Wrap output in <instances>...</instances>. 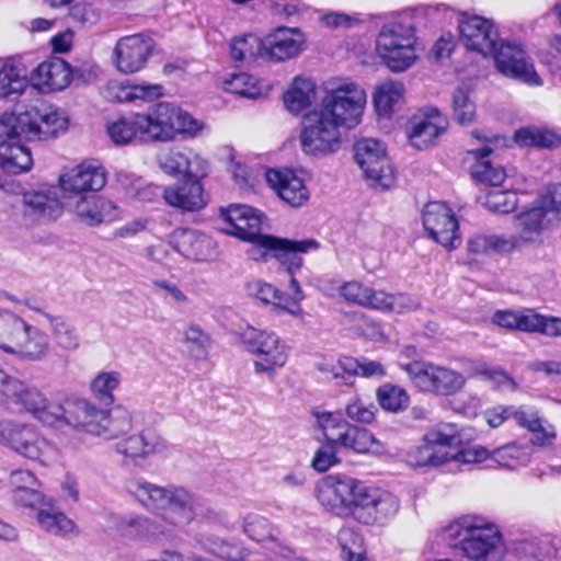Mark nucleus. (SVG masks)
Instances as JSON below:
<instances>
[{"label": "nucleus", "instance_id": "obj_1", "mask_svg": "<svg viewBox=\"0 0 561 561\" xmlns=\"http://www.w3.org/2000/svg\"><path fill=\"white\" fill-rule=\"evenodd\" d=\"M124 489L159 520L129 515L123 518L122 527L151 541L169 538L175 530L186 528L205 508V501L201 496L175 484L158 485L142 478H130L125 481Z\"/></svg>", "mask_w": 561, "mask_h": 561}, {"label": "nucleus", "instance_id": "obj_2", "mask_svg": "<svg viewBox=\"0 0 561 561\" xmlns=\"http://www.w3.org/2000/svg\"><path fill=\"white\" fill-rule=\"evenodd\" d=\"M316 496L330 514L364 525L382 524L399 510L392 493L343 472L323 477L317 483Z\"/></svg>", "mask_w": 561, "mask_h": 561}, {"label": "nucleus", "instance_id": "obj_3", "mask_svg": "<svg viewBox=\"0 0 561 561\" xmlns=\"http://www.w3.org/2000/svg\"><path fill=\"white\" fill-rule=\"evenodd\" d=\"M316 496L330 514L364 525L382 524L399 510L392 493L343 472L323 477L317 483Z\"/></svg>", "mask_w": 561, "mask_h": 561}, {"label": "nucleus", "instance_id": "obj_4", "mask_svg": "<svg viewBox=\"0 0 561 561\" xmlns=\"http://www.w3.org/2000/svg\"><path fill=\"white\" fill-rule=\"evenodd\" d=\"M458 27L465 46L483 56L492 55L499 72L531 87L543 84L520 44L503 42L497 46V31L491 20L463 13Z\"/></svg>", "mask_w": 561, "mask_h": 561}, {"label": "nucleus", "instance_id": "obj_5", "mask_svg": "<svg viewBox=\"0 0 561 561\" xmlns=\"http://www.w3.org/2000/svg\"><path fill=\"white\" fill-rule=\"evenodd\" d=\"M560 220L561 183H553L515 216L516 234L508 236L514 251L541 247Z\"/></svg>", "mask_w": 561, "mask_h": 561}, {"label": "nucleus", "instance_id": "obj_6", "mask_svg": "<svg viewBox=\"0 0 561 561\" xmlns=\"http://www.w3.org/2000/svg\"><path fill=\"white\" fill-rule=\"evenodd\" d=\"M0 351L20 360L39 362L50 352V339L19 313L0 308Z\"/></svg>", "mask_w": 561, "mask_h": 561}, {"label": "nucleus", "instance_id": "obj_7", "mask_svg": "<svg viewBox=\"0 0 561 561\" xmlns=\"http://www.w3.org/2000/svg\"><path fill=\"white\" fill-rule=\"evenodd\" d=\"M444 538L472 561H488L501 542L499 527L481 515H463L444 529Z\"/></svg>", "mask_w": 561, "mask_h": 561}, {"label": "nucleus", "instance_id": "obj_8", "mask_svg": "<svg viewBox=\"0 0 561 561\" xmlns=\"http://www.w3.org/2000/svg\"><path fill=\"white\" fill-rule=\"evenodd\" d=\"M375 49L387 68L397 73L413 67L422 50L413 25L403 20H392L381 26Z\"/></svg>", "mask_w": 561, "mask_h": 561}, {"label": "nucleus", "instance_id": "obj_9", "mask_svg": "<svg viewBox=\"0 0 561 561\" xmlns=\"http://www.w3.org/2000/svg\"><path fill=\"white\" fill-rule=\"evenodd\" d=\"M367 104L365 89L348 78H335L327 82L319 108L346 128L362 122Z\"/></svg>", "mask_w": 561, "mask_h": 561}, {"label": "nucleus", "instance_id": "obj_10", "mask_svg": "<svg viewBox=\"0 0 561 561\" xmlns=\"http://www.w3.org/2000/svg\"><path fill=\"white\" fill-rule=\"evenodd\" d=\"M146 140L169 142L179 134L197 135L203 128V123L193 118L187 112L171 103L160 102L141 114Z\"/></svg>", "mask_w": 561, "mask_h": 561}, {"label": "nucleus", "instance_id": "obj_11", "mask_svg": "<svg viewBox=\"0 0 561 561\" xmlns=\"http://www.w3.org/2000/svg\"><path fill=\"white\" fill-rule=\"evenodd\" d=\"M0 445L43 466L58 456L57 449L33 425L9 419H0Z\"/></svg>", "mask_w": 561, "mask_h": 561}, {"label": "nucleus", "instance_id": "obj_12", "mask_svg": "<svg viewBox=\"0 0 561 561\" xmlns=\"http://www.w3.org/2000/svg\"><path fill=\"white\" fill-rule=\"evenodd\" d=\"M342 125L319 107L308 112L301 122L299 141L309 156L327 157L339 151L342 144Z\"/></svg>", "mask_w": 561, "mask_h": 561}, {"label": "nucleus", "instance_id": "obj_13", "mask_svg": "<svg viewBox=\"0 0 561 561\" xmlns=\"http://www.w3.org/2000/svg\"><path fill=\"white\" fill-rule=\"evenodd\" d=\"M241 341L248 352L256 356L253 362L255 374L274 379L288 360L289 348L274 332L250 327L242 332Z\"/></svg>", "mask_w": 561, "mask_h": 561}, {"label": "nucleus", "instance_id": "obj_14", "mask_svg": "<svg viewBox=\"0 0 561 561\" xmlns=\"http://www.w3.org/2000/svg\"><path fill=\"white\" fill-rule=\"evenodd\" d=\"M461 444V436L454 424H439L423 437V444L411 447L404 455L411 468L439 467L450 459V448Z\"/></svg>", "mask_w": 561, "mask_h": 561}, {"label": "nucleus", "instance_id": "obj_15", "mask_svg": "<svg viewBox=\"0 0 561 561\" xmlns=\"http://www.w3.org/2000/svg\"><path fill=\"white\" fill-rule=\"evenodd\" d=\"M354 149L355 160L371 187L386 191L394 186V168L383 144L374 138H365L358 140Z\"/></svg>", "mask_w": 561, "mask_h": 561}, {"label": "nucleus", "instance_id": "obj_16", "mask_svg": "<svg viewBox=\"0 0 561 561\" xmlns=\"http://www.w3.org/2000/svg\"><path fill=\"white\" fill-rule=\"evenodd\" d=\"M404 370L412 383L423 392L448 397L459 392L466 383V378L459 371L430 362L409 363Z\"/></svg>", "mask_w": 561, "mask_h": 561}, {"label": "nucleus", "instance_id": "obj_17", "mask_svg": "<svg viewBox=\"0 0 561 561\" xmlns=\"http://www.w3.org/2000/svg\"><path fill=\"white\" fill-rule=\"evenodd\" d=\"M0 386L2 393L11 402L20 405L41 422L49 425L54 424L51 410L57 403L49 402L38 389L9 377L2 369H0Z\"/></svg>", "mask_w": 561, "mask_h": 561}, {"label": "nucleus", "instance_id": "obj_18", "mask_svg": "<svg viewBox=\"0 0 561 561\" xmlns=\"http://www.w3.org/2000/svg\"><path fill=\"white\" fill-rule=\"evenodd\" d=\"M107 175L104 167L98 161H84L65 170L59 175V187L66 199L99 192L106 184Z\"/></svg>", "mask_w": 561, "mask_h": 561}, {"label": "nucleus", "instance_id": "obj_19", "mask_svg": "<svg viewBox=\"0 0 561 561\" xmlns=\"http://www.w3.org/2000/svg\"><path fill=\"white\" fill-rule=\"evenodd\" d=\"M22 137L26 140H47L65 134L69 118L57 108L39 111L32 108L20 113Z\"/></svg>", "mask_w": 561, "mask_h": 561}, {"label": "nucleus", "instance_id": "obj_20", "mask_svg": "<svg viewBox=\"0 0 561 561\" xmlns=\"http://www.w3.org/2000/svg\"><path fill=\"white\" fill-rule=\"evenodd\" d=\"M422 222L427 236L447 249L460 243L458 220L453 210L444 203H427L422 213Z\"/></svg>", "mask_w": 561, "mask_h": 561}, {"label": "nucleus", "instance_id": "obj_21", "mask_svg": "<svg viewBox=\"0 0 561 561\" xmlns=\"http://www.w3.org/2000/svg\"><path fill=\"white\" fill-rule=\"evenodd\" d=\"M499 327L550 337L561 336V318L545 317L533 309L497 311L493 318Z\"/></svg>", "mask_w": 561, "mask_h": 561}, {"label": "nucleus", "instance_id": "obj_22", "mask_svg": "<svg viewBox=\"0 0 561 561\" xmlns=\"http://www.w3.org/2000/svg\"><path fill=\"white\" fill-rule=\"evenodd\" d=\"M306 37L296 27L279 26L263 37V59L282 62L298 57L305 49Z\"/></svg>", "mask_w": 561, "mask_h": 561}, {"label": "nucleus", "instance_id": "obj_23", "mask_svg": "<svg viewBox=\"0 0 561 561\" xmlns=\"http://www.w3.org/2000/svg\"><path fill=\"white\" fill-rule=\"evenodd\" d=\"M159 168L169 175L205 176L208 163L199 153L184 147L161 149L156 156Z\"/></svg>", "mask_w": 561, "mask_h": 561}, {"label": "nucleus", "instance_id": "obj_24", "mask_svg": "<svg viewBox=\"0 0 561 561\" xmlns=\"http://www.w3.org/2000/svg\"><path fill=\"white\" fill-rule=\"evenodd\" d=\"M152 48L151 39L141 34L122 37L113 51L114 65L122 73H136L146 66Z\"/></svg>", "mask_w": 561, "mask_h": 561}, {"label": "nucleus", "instance_id": "obj_25", "mask_svg": "<svg viewBox=\"0 0 561 561\" xmlns=\"http://www.w3.org/2000/svg\"><path fill=\"white\" fill-rule=\"evenodd\" d=\"M21 213L27 222L57 219L62 214V205L53 187L30 190L22 194Z\"/></svg>", "mask_w": 561, "mask_h": 561}, {"label": "nucleus", "instance_id": "obj_26", "mask_svg": "<svg viewBox=\"0 0 561 561\" xmlns=\"http://www.w3.org/2000/svg\"><path fill=\"white\" fill-rule=\"evenodd\" d=\"M51 411L54 424L65 421L69 425L83 427L91 434H93V428L98 427L100 417H104V410L77 397L67 398L64 403H57Z\"/></svg>", "mask_w": 561, "mask_h": 561}, {"label": "nucleus", "instance_id": "obj_27", "mask_svg": "<svg viewBox=\"0 0 561 561\" xmlns=\"http://www.w3.org/2000/svg\"><path fill=\"white\" fill-rule=\"evenodd\" d=\"M222 230L241 240H254L261 233L263 215L248 205H230L220 209Z\"/></svg>", "mask_w": 561, "mask_h": 561}, {"label": "nucleus", "instance_id": "obj_28", "mask_svg": "<svg viewBox=\"0 0 561 561\" xmlns=\"http://www.w3.org/2000/svg\"><path fill=\"white\" fill-rule=\"evenodd\" d=\"M169 245L185 259L195 262H207L216 255L214 240L193 229H175L169 236Z\"/></svg>", "mask_w": 561, "mask_h": 561}, {"label": "nucleus", "instance_id": "obj_29", "mask_svg": "<svg viewBox=\"0 0 561 561\" xmlns=\"http://www.w3.org/2000/svg\"><path fill=\"white\" fill-rule=\"evenodd\" d=\"M68 205L78 220L90 227L114 221L122 214L116 204L99 195H81Z\"/></svg>", "mask_w": 561, "mask_h": 561}, {"label": "nucleus", "instance_id": "obj_30", "mask_svg": "<svg viewBox=\"0 0 561 561\" xmlns=\"http://www.w3.org/2000/svg\"><path fill=\"white\" fill-rule=\"evenodd\" d=\"M242 533L251 540L266 545L275 554L289 559L293 550L279 541V530L266 517L247 513L241 517Z\"/></svg>", "mask_w": 561, "mask_h": 561}, {"label": "nucleus", "instance_id": "obj_31", "mask_svg": "<svg viewBox=\"0 0 561 561\" xmlns=\"http://www.w3.org/2000/svg\"><path fill=\"white\" fill-rule=\"evenodd\" d=\"M266 181L279 198L291 207H301L310 198V192L305 180L294 170H268Z\"/></svg>", "mask_w": 561, "mask_h": 561}, {"label": "nucleus", "instance_id": "obj_32", "mask_svg": "<svg viewBox=\"0 0 561 561\" xmlns=\"http://www.w3.org/2000/svg\"><path fill=\"white\" fill-rule=\"evenodd\" d=\"M448 121L436 108H427L413 116L409 131L410 141L417 149H425L436 142L446 131Z\"/></svg>", "mask_w": 561, "mask_h": 561}, {"label": "nucleus", "instance_id": "obj_33", "mask_svg": "<svg viewBox=\"0 0 561 561\" xmlns=\"http://www.w3.org/2000/svg\"><path fill=\"white\" fill-rule=\"evenodd\" d=\"M472 136L478 140L485 142V145L482 148L470 152L477 159L476 164L472 167L471 175L478 182L496 188L504 182L506 174L502 168L493 167L490 161L485 160V158L493 151L489 145L493 142H503L504 139L497 135L479 130H474Z\"/></svg>", "mask_w": 561, "mask_h": 561}, {"label": "nucleus", "instance_id": "obj_34", "mask_svg": "<svg viewBox=\"0 0 561 561\" xmlns=\"http://www.w3.org/2000/svg\"><path fill=\"white\" fill-rule=\"evenodd\" d=\"M163 198L168 205L187 211H197L208 202L201 182L194 176H188L182 184L165 187Z\"/></svg>", "mask_w": 561, "mask_h": 561}, {"label": "nucleus", "instance_id": "obj_35", "mask_svg": "<svg viewBox=\"0 0 561 561\" xmlns=\"http://www.w3.org/2000/svg\"><path fill=\"white\" fill-rule=\"evenodd\" d=\"M24 307L46 319L49 325L50 335L64 350L73 351L80 345V336L71 321L62 314H51L45 311L37 302L26 299Z\"/></svg>", "mask_w": 561, "mask_h": 561}, {"label": "nucleus", "instance_id": "obj_36", "mask_svg": "<svg viewBox=\"0 0 561 561\" xmlns=\"http://www.w3.org/2000/svg\"><path fill=\"white\" fill-rule=\"evenodd\" d=\"M167 449L165 439L149 430L129 435L116 444V451L131 459H146L152 455L164 453Z\"/></svg>", "mask_w": 561, "mask_h": 561}, {"label": "nucleus", "instance_id": "obj_37", "mask_svg": "<svg viewBox=\"0 0 561 561\" xmlns=\"http://www.w3.org/2000/svg\"><path fill=\"white\" fill-rule=\"evenodd\" d=\"M141 414L129 411L123 407H116L112 412L104 411V417H100L98 427L93 428V435L104 439H116L136 427Z\"/></svg>", "mask_w": 561, "mask_h": 561}, {"label": "nucleus", "instance_id": "obj_38", "mask_svg": "<svg viewBox=\"0 0 561 561\" xmlns=\"http://www.w3.org/2000/svg\"><path fill=\"white\" fill-rule=\"evenodd\" d=\"M34 84L59 91L67 88L71 81L70 66L61 58H50L39 64L32 73Z\"/></svg>", "mask_w": 561, "mask_h": 561}, {"label": "nucleus", "instance_id": "obj_39", "mask_svg": "<svg viewBox=\"0 0 561 561\" xmlns=\"http://www.w3.org/2000/svg\"><path fill=\"white\" fill-rule=\"evenodd\" d=\"M420 302L407 294L390 295L383 290L368 288L363 307L380 310L407 312L417 309Z\"/></svg>", "mask_w": 561, "mask_h": 561}, {"label": "nucleus", "instance_id": "obj_40", "mask_svg": "<svg viewBox=\"0 0 561 561\" xmlns=\"http://www.w3.org/2000/svg\"><path fill=\"white\" fill-rule=\"evenodd\" d=\"M337 444L340 447L357 454L371 453L378 455L383 453V445L368 430L351 424L339 433Z\"/></svg>", "mask_w": 561, "mask_h": 561}, {"label": "nucleus", "instance_id": "obj_41", "mask_svg": "<svg viewBox=\"0 0 561 561\" xmlns=\"http://www.w3.org/2000/svg\"><path fill=\"white\" fill-rule=\"evenodd\" d=\"M15 139H3L0 141V168L20 174L31 170L33 159L30 150L19 144Z\"/></svg>", "mask_w": 561, "mask_h": 561}, {"label": "nucleus", "instance_id": "obj_42", "mask_svg": "<svg viewBox=\"0 0 561 561\" xmlns=\"http://www.w3.org/2000/svg\"><path fill=\"white\" fill-rule=\"evenodd\" d=\"M282 244L276 247L274 259L285 267L287 274H295L302 266L301 253L318 249L319 244L316 240L307 239L293 241L280 239Z\"/></svg>", "mask_w": 561, "mask_h": 561}, {"label": "nucleus", "instance_id": "obj_43", "mask_svg": "<svg viewBox=\"0 0 561 561\" xmlns=\"http://www.w3.org/2000/svg\"><path fill=\"white\" fill-rule=\"evenodd\" d=\"M316 98V82L306 77H296L284 94V103L291 114H300Z\"/></svg>", "mask_w": 561, "mask_h": 561}, {"label": "nucleus", "instance_id": "obj_44", "mask_svg": "<svg viewBox=\"0 0 561 561\" xmlns=\"http://www.w3.org/2000/svg\"><path fill=\"white\" fill-rule=\"evenodd\" d=\"M405 88L401 81L385 80L379 82L374 91V105L379 115L388 116L393 112L404 96Z\"/></svg>", "mask_w": 561, "mask_h": 561}, {"label": "nucleus", "instance_id": "obj_45", "mask_svg": "<svg viewBox=\"0 0 561 561\" xmlns=\"http://www.w3.org/2000/svg\"><path fill=\"white\" fill-rule=\"evenodd\" d=\"M141 114L137 113L129 117H119L107 124V134L116 145H126L135 139L146 140Z\"/></svg>", "mask_w": 561, "mask_h": 561}, {"label": "nucleus", "instance_id": "obj_46", "mask_svg": "<svg viewBox=\"0 0 561 561\" xmlns=\"http://www.w3.org/2000/svg\"><path fill=\"white\" fill-rule=\"evenodd\" d=\"M37 523L41 528L49 534L66 536L76 529V524L64 512L48 501L46 506L39 507Z\"/></svg>", "mask_w": 561, "mask_h": 561}, {"label": "nucleus", "instance_id": "obj_47", "mask_svg": "<svg viewBox=\"0 0 561 561\" xmlns=\"http://www.w3.org/2000/svg\"><path fill=\"white\" fill-rule=\"evenodd\" d=\"M468 251L477 255L492 253H511L514 251L508 236L494 233H477L467 242Z\"/></svg>", "mask_w": 561, "mask_h": 561}, {"label": "nucleus", "instance_id": "obj_48", "mask_svg": "<svg viewBox=\"0 0 561 561\" xmlns=\"http://www.w3.org/2000/svg\"><path fill=\"white\" fill-rule=\"evenodd\" d=\"M533 458V449L528 445L511 443L491 451V459L507 469L527 466Z\"/></svg>", "mask_w": 561, "mask_h": 561}, {"label": "nucleus", "instance_id": "obj_49", "mask_svg": "<svg viewBox=\"0 0 561 561\" xmlns=\"http://www.w3.org/2000/svg\"><path fill=\"white\" fill-rule=\"evenodd\" d=\"M515 550L529 561H551L557 557V548L547 535L520 540Z\"/></svg>", "mask_w": 561, "mask_h": 561}, {"label": "nucleus", "instance_id": "obj_50", "mask_svg": "<svg viewBox=\"0 0 561 561\" xmlns=\"http://www.w3.org/2000/svg\"><path fill=\"white\" fill-rule=\"evenodd\" d=\"M122 374L117 370L99 371L90 382L93 397L106 405L115 402L114 392L121 387Z\"/></svg>", "mask_w": 561, "mask_h": 561}, {"label": "nucleus", "instance_id": "obj_51", "mask_svg": "<svg viewBox=\"0 0 561 561\" xmlns=\"http://www.w3.org/2000/svg\"><path fill=\"white\" fill-rule=\"evenodd\" d=\"M117 181L127 197L142 203L153 202L161 193L163 194L159 186L146 183L141 178L130 173L121 172L117 175Z\"/></svg>", "mask_w": 561, "mask_h": 561}, {"label": "nucleus", "instance_id": "obj_52", "mask_svg": "<svg viewBox=\"0 0 561 561\" xmlns=\"http://www.w3.org/2000/svg\"><path fill=\"white\" fill-rule=\"evenodd\" d=\"M163 95V87L157 83L125 82L117 87L115 98L119 102H152Z\"/></svg>", "mask_w": 561, "mask_h": 561}, {"label": "nucleus", "instance_id": "obj_53", "mask_svg": "<svg viewBox=\"0 0 561 561\" xmlns=\"http://www.w3.org/2000/svg\"><path fill=\"white\" fill-rule=\"evenodd\" d=\"M28 84L24 68L7 62L0 69V98L18 96Z\"/></svg>", "mask_w": 561, "mask_h": 561}, {"label": "nucleus", "instance_id": "obj_54", "mask_svg": "<svg viewBox=\"0 0 561 561\" xmlns=\"http://www.w3.org/2000/svg\"><path fill=\"white\" fill-rule=\"evenodd\" d=\"M230 54L236 62H250L256 57L263 58V37L253 34L237 36L231 42Z\"/></svg>", "mask_w": 561, "mask_h": 561}, {"label": "nucleus", "instance_id": "obj_55", "mask_svg": "<svg viewBox=\"0 0 561 561\" xmlns=\"http://www.w3.org/2000/svg\"><path fill=\"white\" fill-rule=\"evenodd\" d=\"M222 85L226 91L248 99H256L263 93L261 81L247 72L232 73Z\"/></svg>", "mask_w": 561, "mask_h": 561}, {"label": "nucleus", "instance_id": "obj_56", "mask_svg": "<svg viewBox=\"0 0 561 561\" xmlns=\"http://www.w3.org/2000/svg\"><path fill=\"white\" fill-rule=\"evenodd\" d=\"M376 398L379 405L392 413L405 410L410 403L408 392L396 385L385 383L377 389Z\"/></svg>", "mask_w": 561, "mask_h": 561}, {"label": "nucleus", "instance_id": "obj_57", "mask_svg": "<svg viewBox=\"0 0 561 561\" xmlns=\"http://www.w3.org/2000/svg\"><path fill=\"white\" fill-rule=\"evenodd\" d=\"M514 140L519 146H535L540 148H552L560 144V137L548 129L526 127L518 129Z\"/></svg>", "mask_w": 561, "mask_h": 561}, {"label": "nucleus", "instance_id": "obj_58", "mask_svg": "<svg viewBox=\"0 0 561 561\" xmlns=\"http://www.w3.org/2000/svg\"><path fill=\"white\" fill-rule=\"evenodd\" d=\"M343 561H369L365 554L362 537L352 528H342L337 535Z\"/></svg>", "mask_w": 561, "mask_h": 561}, {"label": "nucleus", "instance_id": "obj_59", "mask_svg": "<svg viewBox=\"0 0 561 561\" xmlns=\"http://www.w3.org/2000/svg\"><path fill=\"white\" fill-rule=\"evenodd\" d=\"M480 201L489 210L501 214L512 213L518 205L516 194L510 190L491 188L484 196L480 197Z\"/></svg>", "mask_w": 561, "mask_h": 561}, {"label": "nucleus", "instance_id": "obj_60", "mask_svg": "<svg viewBox=\"0 0 561 561\" xmlns=\"http://www.w3.org/2000/svg\"><path fill=\"white\" fill-rule=\"evenodd\" d=\"M317 426L322 431L325 440L337 443L339 433L344 431L347 423L340 413L318 411L313 413Z\"/></svg>", "mask_w": 561, "mask_h": 561}, {"label": "nucleus", "instance_id": "obj_61", "mask_svg": "<svg viewBox=\"0 0 561 561\" xmlns=\"http://www.w3.org/2000/svg\"><path fill=\"white\" fill-rule=\"evenodd\" d=\"M454 118L461 125H469L476 119V104L471 101L468 90L458 88L453 96Z\"/></svg>", "mask_w": 561, "mask_h": 561}, {"label": "nucleus", "instance_id": "obj_62", "mask_svg": "<svg viewBox=\"0 0 561 561\" xmlns=\"http://www.w3.org/2000/svg\"><path fill=\"white\" fill-rule=\"evenodd\" d=\"M251 247L248 249L247 254L253 261H268L274 257L276 247L280 245V238L270 234H259L254 240H249Z\"/></svg>", "mask_w": 561, "mask_h": 561}, {"label": "nucleus", "instance_id": "obj_63", "mask_svg": "<svg viewBox=\"0 0 561 561\" xmlns=\"http://www.w3.org/2000/svg\"><path fill=\"white\" fill-rule=\"evenodd\" d=\"M184 336L186 348L192 357L202 359L207 355L209 336L198 325L187 327Z\"/></svg>", "mask_w": 561, "mask_h": 561}, {"label": "nucleus", "instance_id": "obj_64", "mask_svg": "<svg viewBox=\"0 0 561 561\" xmlns=\"http://www.w3.org/2000/svg\"><path fill=\"white\" fill-rule=\"evenodd\" d=\"M337 447H340L337 443L325 440V443L316 450L311 467L317 472H325L330 468L339 465L341 460L337 457Z\"/></svg>", "mask_w": 561, "mask_h": 561}]
</instances>
